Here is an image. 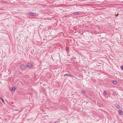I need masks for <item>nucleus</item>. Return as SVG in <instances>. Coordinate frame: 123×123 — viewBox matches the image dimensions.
Listing matches in <instances>:
<instances>
[{
  "mask_svg": "<svg viewBox=\"0 0 123 123\" xmlns=\"http://www.w3.org/2000/svg\"><path fill=\"white\" fill-rule=\"evenodd\" d=\"M0 99L1 100V101H2L4 103V100H3V99L2 98H1L0 97Z\"/></svg>",
  "mask_w": 123,
  "mask_h": 123,
  "instance_id": "12",
  "label": "nucleus"
},
{
  "mask_svg": "<svg viewBox=\"0 0 123 123\" xmlns=\"http://www.w3.org/2000/svg\"><path fill=\"white\" fill-rule=\"evenodd\" d=\"M119 114L120 115H122L123 114V113L121 110H119Z\"/></svg>",
  "mask_w": 123,
  "mask_h": 123,
  "instance_id": "5",
  "label": "nucleus"
},
{
  "mask_svg": "<svg viewBox=\"0 0 123 123\" xmlns=\"http://www.w3.org/2000/svg\"><path fill=\"white\" fill-rule=\"evenodd\" d=\"M112 83L114 84H116L117 83V81H116L113 80L112 82Z\"/></svg>",
  "mask_w": 123,
  "mask_h": 123,
  "instance_id": "10",
  "label": "nucleus"
},
{
  "mask_svg": "<svg viewBox=\"0 0 123 123\" xmlns=\"http://www.w3.org/2000/svg\"><path fill=\"white\" fill-rule=\"evenodd\" d=\"M81 92L83 94H84L85 93V92L84 90H82Z\"/></svg>",
  "mask_w": 123,
  "mask_h": 123,
  "instance_id": "11",
  "label": "nucleus"
},
{
  "mask_svg": "<svg viewBox=\"0 0 123 123\" xmlns=\"http://www.w3.org/2000/svg\"><path fill=\"white\" fill-rule=\"evenodd\" d=\"M15 87H13L12 89L10 90L11 91H14L15 90Z\"/></svg>",
  "mask_w": 123,
  "mask_h": 123,
  "instance_id": "6",
  "label": "nucleus"
},
{
  "mask_svg": "<svg viewBox=\"0 0 123 123\" xmlns=\"http://www.w3.org/2000/svg\"><path fill=\"white\" fill-rule=\"evenodd\" d=\"M121 69L123 70V66H121L120 67Z\"/></svg>",
  "mask_w": 123,
  "mask_h": 123,
  "instance_id": "13",
  "label": "nucleus"
},
{
  "mask_svg": "<svg viewBox=\"0 0 123 123\" xmlns=\"http://www.w3.org/2000/svg\"><path fill=\"white\" fill-rule=\"evenodd\" d=\"M118 15V14L117 15V16Z\"/></svg>",
  "mask_w": 123,
  "mask_h": 123,
  "instance_id": "17",
  "label": "nucleus"
},
{
  "mask_svg": "<svg viewBox=\"0 0 123 123\" xmlns=\"http://www.w3.org/2000/svg\"><path fill=\"white\" fill-rule=\"evenodd\" d=\"M20 68L21 69L25 70L26 69V66L24 65H22L20 66Z\"/></svg>",
  "mask_w": 123,
  "mask_h": 123,
  "instance_id": "2",
  "label": "nucleus"
},
{
  "mask_svg": "<svg viewBox=\"0 0 123 123\" xmlns=\"http://www.w3.org/2000/svg\"><path fill=\"white\" fill-rule=\"evenodd\" d=\"M64 75L67 76H70L71 77H72L71 75L70 74H64Z\"/></svg>",
  "mask_w": 123,
  "mask_h": 123,
  "instance_id": "7",
  "label": "nucleus"
},
{
  "mask_svg": "<svg viewBox=\"0 0 123 123\" xmlns=\"http://www.w3.org/2000/svg\"><path fill=\"white\" fill-rule=\"evenodd\" d=\"M27 14L28 15L32 16H35L36 15V13L33 12L28 13Z\"/></svg>",
  "mask_w": 123,
  "mask_h": 123,
  "instance_id": "1",
  "label": "nucleus"
},
{
  "mask_svg": "<svg viewBox=\"0 0 123 123\" xmlns=\"http://www.w3.org/2000/svg\"><path fill=\"white\" fill-rule=\"evenodd\" d=\"M56 122H57V121H55V122H54V123H56Z\"/></svg>",
  "mask_w": 123,
  "mask_h": 123,
  "instance_id": "15",
  "label": "nucleus"
},
{
  "mask_svg": "<svg viewBox=\"0 0 123 123\" xmlns=\"http://www.w3.org/2000/svg\"><path fill=\"white\" fill-rule=\"evenodd\" d=\"M79 14V13L78 12H75L73 13V14L76 15H78Z\"/></svg>",
  "mask_w": 123,
  "mask_h": 123,
  "instance_id": "8",
  "label": "nucleus"
},
{
  "mask_svg": "<svg viewBox=\"0 0 123 123\" xmlns=\"http://www.w3.org/2000/svg\"><path fill=\"white\" fill-rule=\"evenodd\" d=\"M115 107H116V108L118 109H119L120 108V106L118 104H116L115 105H114Z\"/></svg>",
  "mask_w": 123,
  "mask_h": 123,
  "instance_id": "3",
  "label": "nucleus"
},
{
  "mask_svg": "<svg viewBox=\"0 0 123 123\" xmlns=\"http://www.w3.org/2000/svg\"><path fill=\"white\" fill-rule=\"evenodd\" d=\"M87 118H89V117H87Z\"/></svg>",
  "mask_w": 123,
  "mask_h": 123,
  "instance_id": "18",
  "label": "nucleus"
},
{
  "mask_svg": "<svg viewBox=\"0 0 123 123\" xmlns=\"http://www.w3.org/2000/svg\"><path fill=\"white\" fill-rule=\"evenodd\" d=\"M66 50L67 51L68 50V47H66Z\"/></svg>",
  "mask_w": 123,
  "mask_h": 123,
  "instance_id": "14",
  "label": "nucleus"
},
{
  "mask_svg": "<svg viewBox=\"0 0 123 123\" xmlns=\"http://www.w3.org/2000/svg\"><path fill=\"white\" fill-rule=\"evenodd\" d=\"M49 123H52V122H49Z\"/></svg>",
  "mask_w": 123,
  "mask_h": 123,
  "instance_id": "16",
  "label": "nucleus"
},
{
  "mask_svg": "<svg viewBox=\"0 0 123 123\" xmlns=\"http://www.w3.org/2000/svg\"><path fill=\"white\" fill-rule=\"evenodd\" d=\"M107 94V92L106 91H104L103 93V95L104 96H105Z\"/></svg>",
  "mask_w": 123,
  "mask_h": 123,
  "instance_id": "9",
  "label": "nucleus"
},
{
  "mask_svg": "<svg viewBox=\"0 0 123 123\" xmlns=\"http://www.w3.org/2000/svg\"><path fill=\"white\" fill-rule=\"evenodd\" d=\"M26 66L28 67H31L32 66V65L30 63H28L27 64Z\"/></svg>",
  "mask_w": 123,
  "mask_h": 123,
  "instance_id": "4",
  "label": "nucleus"
}]
</instances>
